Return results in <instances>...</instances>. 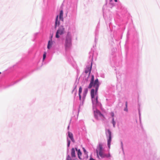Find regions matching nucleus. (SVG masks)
Here are the masks:
<instances>
[{
  "mask_svg": "<svg viewBox=\"0 0 160 160\" xmlns=\"http://www.w3.org/2000/svg\"><path fill=\"white\" fill-rule=\"evenodd\" d=\"M125 105H126V107L124 108V110L125 111L127 112L128 111V109L127 108L128 104H127V102H126Z\"/></svg>",
  "mask_w": 160,
  "mask_h": 160,
  "instance_id": "nucleus-18",
  "label": "nucleus"
},
{
  "mask_svg": "<svg viewBox=\"0 0 160 160\" xmlns=\"http://www.w3.org/2000/svg\"><path fill=\"white\" fill-rule=\"evenodd\" d=\"M75 30V28L73 26L70 25L69 26L64 42L65 48L66 50L69 49L72 46V39Z\"/></svg>",
  "mask_w": 160,
  "mask_h": 160,
  "instance_id": "nucleus-3",
  "label": "nucleus"
},
{
  "mask_svg": "<svg viewBox=\"0 0 160 160\" xmlns=\"http://www.w3.org/2000/svg\"><path fill=\"white\" fill-rule=\"evenodd\" d=\"M109 1H110V2H111V1H112V0H109Z\"/></svg>",
  "mask_w": 160,
  "mask_h": 160,
  "instance_id": "nucleus-22",
  "label": "nucleus"
},
{
  "mask_svg": "<svg viewBox=\"0 0 160 160\" xmlns=\"http://www.w3.org/2000/svg\"><path fill=\"white\" fill-rule=\"evenodd\" d=\"M92 68V63H91V65L87 66L85 70V72L86 73H88V78L90 82L88 88H90L93 86L95 88V92H97L99 86V82L98 79L94 81V76L92 75H90Z\"/></svg>",
  "mask_w": 160,
  "mask_h": 160,
  "instance_id": "nucleus-2",
  "label": "nucleus"
},
{
  "mask_svg": "<svg viewBox=\"0 0 160 160\" xmlns=\"http://www.w3.org/2000/svg\"><path fill=\"white\" fill-rule=\"evenodd\" d=\"M106 134L108 142V146L109 149L110 147L111 143L112 140L111 132L109 129H106Z\"/></svg>",
  "mask_w": 160,
  "mask_h": 160,
  "instance_id": "nucleus-9",
  "label": "nucleus"
},
{
  "mask_svg": "<svg viewBox=\"0 0 160 160\" xmlns=\"http://www.w3.org/2000/svg\"><path fill=\"white\" fill-rule=\"evenodd\" d=\"M105 145L102 143H100L98 145L96 149L97 157L99 158V156L101 158H108L110 157L109 154H106L105 153Z\"/></svg>",
  "mask_w": 160,
  "mask_h": 160,
  "instance_id": "nucleus-5",
  "label": "nucleus"
},
{
  "mask_svg": "<svg viewBox=\"0 0 160 160\" xmlns=\"http://www.w3.org/2000/svg\"><path fill=\"white\" fill-rule=\"evenodd\" d=\"M75 30V28L73 26L70 25L69 26L64 42L65 48L66 50L69 49L72 46V39Z\"/></svg>",
  "mask_w": 160,
  "mask_h": 160,
  "instance_id": "nucleus-4",
  "label": "nucleus"
},
{
  "mask_svg": "<svg viewBox=\"0 0 160 160\" xmlns=\"http://www.w3.org/2000/svg\"><path fill=\"white\" fill-rule=\"evenodd\" d=\"M66 160H78V159L77 158H72L70 157V155H68L67 157Z\"/></svg>",
  "mask_w": 160,
  "mask_h": 160,
  "instance_id": "nucleus-15",
  "label": "nucleus"
},
{
  "mask_svg": "<svg viewBox=\"0 0 160 160\" xmlns=\"http://www.w3.org/2000/svg\"><path fill=\"white\" fill-rule=\"evenodd\" d=\"M112 124L113 125V127L114 128H115V127L116 122L114 120V118H112Z\"/></svg>",
  "mask_w": 160,
  "mask_h": 160,
  "instance_id": "nucleus-17",
  "label": "nucleus"
},
{
  "mask_svg": "<svg viewBox=\"0 0 160 160\" xmlns=\"http://www.w3.org/2000/svg\"><path fill=\"white\" fill-rule=\"evenodd\" d=\"M53 44V42L51 39L49 41L47 46V48L48 49H50L51 48Z\"/></svg>",
  "mask_w": 160,
  "mask_h": 160,
  "instance_id": "nucleus-12",
  "label": "nucleus"
},
{
  "mask_svg": "<svg viewBox=\"0 0 160 160\" xmlns=\"http://www.w3.org/2000/svg\"><path fill=\"white\" fill-rule=\"evenodd\" d=\"M82 88L81 87H80L78 91V94L79 96V99L80 101V107L82 106L84 103L85 99L88 92V89L85 88L82 94Z\"/></svg>",
  "mask_w": 160,
  "mask_h": 160,
  "instance_id": "nucleus-6",
  "label": "nucleus"
},
{
  "mask_svg": "<svg viewBox=\"0 0 160 160\" xmlns=\"http://www.w3.org/2000/svg\"><path fill=\"white\" fill-rule=\"evenodd\" d=\"M59 19L60 20H63V11L62 10H61L59 15Z\"/></svg>",
  "mask_w": 160,
  "mask_h": 160,
  "instance_id": "nucleus-13",
  "label": "nucleus"
},
{
  "mask_svg": "<svg viewBox=\"0 0 160 160\" xmlns=\"http://www.w3.org/2000/svg\"><path fill=\"white\" fill-rule=\"evenodd\" d=\"M46 57V53L45 52H44V54L43 55V60L44 61Z\"/></svg>",
  "mask_w": 160,
  "mask_h": 160,
  "instance_id": "nucleus-19",
  "label": "nucleus"
},
{
  "mask_svg": "<svg viewBox=\"0 0 160 160\" xmlns=\"http://www.w3.org/2000/svg\"><path fill=\"white\" fill-rule=\"evenodd\" d=\"M69 128V126H68V128Z\"/></svg>",
  "mask_w": 160,
  "mask_h": 160,
  "instance_id": "nucleus-23",
  "label": "nucleus"
},
{
  "mask_svg": "<svg viewBox=\"0 0 160 160\" xmlns=\"http://www.w3.org/2000/svg\"><path fill=\"white\" fill-rule=\"evenodd\" d=\"M1 72H0V74H1Z\"/></svg>",
  "mask_w": 160,
  "mask_h": 160,
  "instance_id": "nucleus-24",
  "label": "nucleus"
},
{
  "mask_svg": "<svg viewBox=\"0 0 160 160\" xmlns=\"http://www.w3.org/2000/svg\"><path fill=\"white\" fill-rule=\"evenodd\" d=\"M75 151L77 152L78 158L80 159H81V157L82 155V153L80 149L77 148H72L71 150V155H70V157H72V158H77L75 155Z\"/></svg>",
  "mask_w": 160,
  "mask_h": 160,
  "instance_id": "nucleus-7",
  "label": "nucleus"
},
{
  "mask_svg": "<svg viewBox=\"0 0 160 160\" xmlns=\"http://www.w3.org/2000/svg\"><path fill=\"white\" fill-rule=\"evenodd\" d=\"M77 85L76 84H75L73 86V90L72 91V93H73V92H75V94H76V88H77Z\"/></svg>",
  "mask_w": 160,
  "mask_h": 160,
  "instance_id": "nucleus-16",
  "label": "nucleus"
},
{
  "mask_svg": "<svg viewBox=\"0 0 160 160\" xmlns=\"http://www.w3.org/2000/svg\"><path fill=\"white\" fill-rule=\"evenodd\" d=\"M60 24V21L58 20V15L56 17L55 23L54 28H56L57 27H58Z\"/></svg>",
  "mask_w": 160,
  "mask_h": 160,
  "instance_id": "nucleus-11",
  "label": "nucleus"
},
{
  "mask_svg": "<svg viewBox=\"0 0 160 160\" xmlns=\"http://www.w3.org/2000/svg\"><path fill=\"white\" fill-rule=\"evenodd\" d=\"M65 32V29L63 26H60L58 29L55 35L57 38H59L61 35H63Z\"/></svg>",
  "mask_w": 160,
  "mask_h": 160,
  "instance_id": "nucleus-8",
  "label": "nucleus"
},
{
  "mask_svg": "<svg viewBox=\"0 0 160 160\" xmlns=\"http://www.w3.org/2000/svg\"><path fill=\"white\" fill-rule=\"evenodd\" d=\"M59 19L60 20H63V11L62 10H61L59 15Z\"/></svg>",
  "mask_w": 160,
  "mask_h": 160,
  "instance_id": "nucleus-14",
  "label": "nucleus"
},
{
  "mask_svg": "<svg viewBox=\"0 0 160 160\" xmlns=\"http://www.w3.org/2000/svg\"><path fill=\"white\" fill-rule=\"evenodd\" d=\"M68 138H69L71 139L72 142H74V140L73 137V134L70 132H68V136L67 138V146L68 148L70 146L71 142L70 140Z\"/></svg>",
  "mask_w": 160,
  "mask_h": 160,
  "instance_id": "nucleus-10",
  "label": "nucleus"
},
{
  "mask_svg": "<svg viewBox=\"0 0 160 160\" xmlns=\"http://www.w3.org/2000/svg\"><path fill=\"white\" fill-rule=\"evenodd\" d=\"M110 115L112 117V118H114V113L113 112H111L110 113Z\"/></svg>",
  "mask_w": 160,
  "mask_h": 160,
  "instance_id": "nucleus-20",
  "label": "nucleus"
},
{
  "mask_svg": "<svg viewBox=\"0 0 160 160\" xmlns=\"http://www.w3.org/2000/svg\"><path fill=\"white\" fill-rule=\"evenodd\" d=\"M115 2H118V0H114Z\"/></svg>",
  "mask_w": 160,
  "mask_h": 160,
  "instance_id": "nucleus-21",
  "label": "nucleus"
},
{
  "mask_svg": "<svg viewBox=\"0 0 160 160\" xmlns=\"http://www.w3.org/2000/svg\"><path fill=\"white\" fill-rule=\"evenodd\" d=\"M97 92H95L94 89H92L91 90V95L94 115L95 118L97 119H103L104 118V116L97 110L98 108L101 107V104L98 101Z\"/></svg>",
  "mask_w": 160,
  "mask_h": 160,
  "instance_id": "nucleus-1",
  "label": "nucleus"
}]
</instances>
